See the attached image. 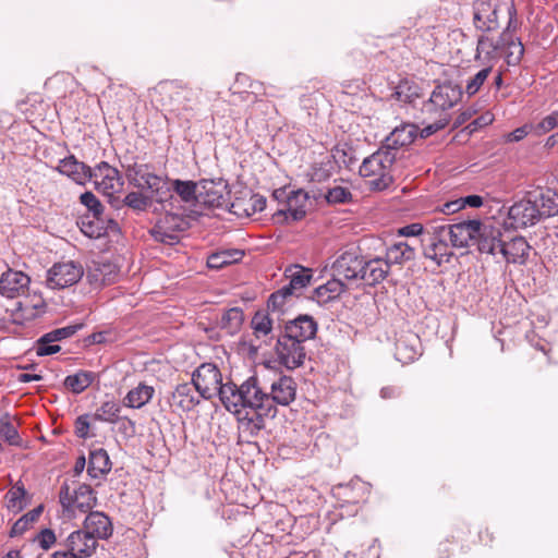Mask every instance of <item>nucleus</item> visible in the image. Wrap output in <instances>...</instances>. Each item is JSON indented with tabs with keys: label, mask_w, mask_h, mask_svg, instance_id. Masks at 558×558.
Returning <instances> with one entry per match:
<instances>
[{
	"label": "nucleus",
	"mask_w": 558,
	"mask_h": 558,
	"mask_svg": "<svg viewBox=\"0 0 558 558\" xmlns=\"http://www.w3.org/2000/svg\"><path fill=\"white\" fill-rule=\"evenodd\" d=\"M222 404L234 414L241 426L252 436L264 427V417L271 416L268 392L258 384L256 377H250L240 386L228 385L222 392Z\"/></svg>",
	"instance_id": "1"
},
{
	"label": "nucleus",
	"mask_w": 558,
	"mask_h": 558,
	"mask_svg": "<svg viewBox=\"0 0 558 558\" xmlns=\"http://www.w3.org/2000/svg\"><path fill=\"white\" fill-rule=\"evenodd\" d=\"M396 161V153L390 149L379 148L365 158L360 166V175L364 178L373 191H384L393 181L392 166Z\"/></svg>",
	"instance_id": "2"
},
{
	"label": "nucleus",
	"mask_w": 558,
	"mask_h": 558,
	"mask_svg": "<svg viewBox=\"0 0 558 558\" xmlns=\"http://www.w3.org/2000/svg\"><path fill=\"white\" fill-rule=\"evenodd\" d=\"M192 383L197 393L209 400L216 396L222 402L223 391L228 385L233 383H223V376L220 368L211 362L201 364L192 374Z\"/></svg>",
	"instance_id": "3"
},
{
	"label": "nucleus",
	"mask_w": 558,
	"mask_h": 558,
	"mask_svg": "<svg viewBox=\"0 0 558 558\" xmlns=\"http://www.w3.org/2000/svg\"><path fill=\"white\" fill-rule=\"evenodd\" d=\"M274 197L282 201L281 207L274 214L277 221H296L305 216L308 196L304 191L298 190L288 193L284 189H279L274 192Z\"/></svg>",
	"instance_id": "4"
},
{
	"label": "nucleus",
	"mask_w": 558,
	"mask_h": 558,
	"mask_svg": "<svg viewBox=\"0 0 558 558\" xmlns=\"http://www.w3.org/2000/svg\"><path fill=\"white\" fill-rule=\"evenodd\" d=\"M186 214L167 211L151 228V236L161 243L173 245L180 240V232L189 227Z\"/></svg>",
	"instance_id": "5"
},
{
	"label": "nucleus",
	"mask_w": 558,
	"mask_h": 558,
	"mask_svg": "<svg viewBox=\"0 0 558 558\" xmlns=\"http://www.w3.org/2000/svg\"><path fill=\"white\" fill-rule=\"evenodd\" d=\"M84 275L80 263L73 260L56 263L47 270L46 284L48 288L65 289L77 283Z\"/></svg>",
	"instance_id": "6"
},
{
	"label": "nucleus",
	"mask_w": 558,
	"mask_h": 558,
	"mask_svg": "<svg viewBox=\"0 0 558 558\" xmlns=\"http://www.w3.org/2000/svg\"><path fill=\"white\" fill-rule=\"evenodd\" d=\"M59 497L63 508L73 514L76 511L82 513L89 511L97 501L93 489L86 484H80L73 492H70L69 486L64 485L61 487Z\"/></svg>",
	"instance_id": "7"
},
{
	"label": "nucleus",
	"mask_w": 558,
	"mask_h": 558,
	"mask_svg": "<svg viewBox=\"0 0 558 558\" xmlns=\"http://www.w3.org/2000/svg\"><path fill=\"white\" fill-rule=\"evenodd\" d=\"M90 180L96 190L109 197L119 193L123 187L120 172L106 161L97 165L94 170L90 169Z\"/></svg>",
	"instance_id": "8"
},
{
	"label": "nucleus",
	"mask_w": 558,
	"mask_h": 558,
	"mask_svg": "<svg viewBox=\"0 0 558 558\" xmlns=\"http://www.w3.org/2000/svg\"><path fill=\"white\" fill-rule=\"evenodd\" d=\"M537 208L534 193H527L524 198L514 203L508 210V219L511 227L525 228L537 223L541 220Z\"/></svg>",
	"instance_id": "9"
},
{
	"label": "nucleus",
	"mask_w": 558,
	"mask_h": 558,
	"mask_svg": "<svg viewBox=\"0 0 558 558\" xmlns=\"http://www.w3.org/2000/svg\"><path fill=\"white\" fill-rule=\"evenodd\" d=\"M504 242L502 231L499 227L481 222L476 236V246L481 255L490 256L495 262H498Z\"/></svg>",
	"instance_id": "10"
},
{
	"label": "nucleus",
	"mask_w": 558,
	"mask_h": 558,
	"mask_svg": "<svg viewBox=\"0 0 558 558\" xmlns=\"http://www.w3.org/2000/svg\"><path fill=\"white\" fill-rule=\"evenodd\" d=\"M276 350L280 363L289 369L301 366L306 357L303 342L284 333L278 339Z\"/></svg>",
	"instance_id": "11"
},
{
	"label": "nucleus",
	"mask_w": 558,
	"mask_h": 558,
	"mask_svg": "<svg viewBox=\"0 0 558 558\" xmlns=\"http://www.w3.org/2000/svg\"><path fill=\"white\" fill-rule=\"evenodd\" d=\"M296 383L290 376H280L270 385L268 399L270 401L271 417L276 414V405L287 407L294 401Z\"/></svg>",
	"instance_id": "12"
},
{
	"label": "nucleus",
	"mask_w": 558,
	"mask_h": 558,
	"mask_svg": "<svg viewBox=\"0 0 558 558\" xmlns=\"http://www.w3.org/2000/svg\"><path fill=\"white\" fill-rule=\"evenodd\" d=\"M445 231L446 226L435 227L428 243L424 247V256L433 260L437 266L449 263L452 257V252L446 242Z\"/></svg>",
	"instance_id": "13"
},
{
	"label": "nucleus",
	"mask_w": 558,
	"mask_h": 558,
	"mask_svg": "<svg viewBox=\"0 0 558 558\" xmlns=\"http://www.w3.org/2000/svg\"><path fill=\"white\" fill-rule=\"evenodd\" d=\"M227 184L219 181H202L198 184L197 208L222 207L228 205Z\"/></svg>",
	"instance_id": "14"
},
{
	"label": "nucleus",
	"mask_w": 558,
	"mask_h": 558,
	"mask_svg": "<svg viewBox=\"0 0 558 558\" xmlns=\"http://www.w3.org/2000/svg\"><path fill=\"white\" fill-rule=\"evenodd\" d=\"M480 227V220H466L451 226H446L445 234L449 238L453 247L463 248L469 246L471 241L476 242Z\"/></svg>",
	"instance_id": "15"
},
{
	"label": "nucleus",
	"mask_w": 558,
	"mask_h": 558,
	"mask_svg": "<svg viewBox=\"0 0 558 558\" xmlns=\"http://www.w3.org/2000/svg\"><path fill=\"white\" fill-rule=\"evenodd\" d=\"M362 262L356 252H343L332 263V275L339 279L343 278L347 281H355L360 279Z\"/></svg>",
	"instance_id": "16"
},
{
	"label": "nucleus",
	"mask_w": 558,
	"mask_h": 558,
	"mask_svg": "<svg viewBox=\"0 0 558 558\" xmlns=\"http://www.w3.org/2000/svg\"><path fill=\"white\" fill-rule=\"evenodd\" d=\"M60 546H64L80 558H89L96 553L98 542L81 529L70 533Z\"/></svg>",
	"instance_id": "17"
},
{
	"label": "nucleus",
	"mask_w": 558,
	"mask_h": 558,
	"mask_svg": "<svg viewBox=\"0 0 558 558\" xmlns=\"http://www.w3.org/2000/svg\"><path fill=\"white\" fill-rule=\"evenodd\" d=\"M130 180L135 187L149 191L151 198L155 197L157 202L162 201V196L159 194L166 185V182L161 177L150 172L146 166L136 168Z\"/></svg>",
	"instance_id": "18"
},
{
	"label": "nucleus",
	"mask_w": 558,
	"mask_h": 558,
	"mask_svg": "<svg viewBox=\"0 0 558 558\" xmlns=\"http://www.w3.org/2000/svg\"><path fill=\"white\" fill-rule=\"evenodd\" d=\"M31 280L22 271L9 269L0 277V293L9 299L16 298L25 292Z\"/></svg>",
	"instance_id": "19"
},
{
	"label": "nucleus",
	"mask_w": 558,
	"mask_h": 558,
	"mask_svg": "<svg viewBox=\"0 0 558 558\" xmlns=\"http://www.w3.org/2000/svg\"><path fill=\"white\" fill-rule=\"evenodd\" d=\"M171 186L180 199L189 206L184 208L186 217L195 218L202 215V210L197 208L198 184L192 181L173 180Z\"/></svg>",
	"instance_id": "20"
},
{
	"label": "nucleus",
	"mask_w": 558,
	"mask_h": 558,
	"mask_svg": "<svg viewBox=\"0 0 558 558\" xmlns=\"http://www.w3.org/2000/svg\"><path fill=\"white\" fill-rule=\"evenodd\" d=\"M530 248L529 243L522 236H515L510 241H505L502 252L497 263L505 262L508 264L522 265L529 258Z\"/></svg>",
	"instance_id": "21"
},
{
	"label": "nucleus",
	"mask_w": 558,
	"mask_h": 558,
	"mask_svg": "<svg viewBox=\"0 0 558 558\" xmlns=\"http://www.w3.org/2000/svg\"><path fill=\"white\" fill-rule=\"evenodd\" d=\"M317 331V324L313 317L308 315H300L295 319L289 322L284 328V335L305 342L312 339Z\"/></svg>",
	"instance_id": "22"
},
{
	"label": "nucleus",
	"mask_w": 558,
	"mask_h": 558,
	"mask_svg": "<svg viewBox=\"0 0 558 558\" xmlns=\"http://www.w3.org/2000/svg\"><path fill=\"white\" fill-rule=\"evenodd\" d=\"M83 530L98 542V539L108 538L112 534V524L105 513L94 511L86 517Z\"/></svg>",
	"instance_id": "23"
},
{
	"label": "nucleus",
	"mask_w": 558,
	"mask_h": 558,
	"mask_svg": "<svg viewBox=\"0 0 558 558\" xmlns=\"http://www.w3.org/2000/svg\"><path fill=\"white\" fill-rule=\"evenodd\" d=\"M199 397L193 384H180L172 392L171 405L183 412H189L199 403Z\"/></svg>",
	"instance_id": "24"
},
{
	"label": "nucleus",
	"mask_w": 558,
	"mask_h": 558,
	"mask_svg": "<svg viewBox=\"0 0 558 558\" xmlns=\"http://www.w3.org/2000/svg\"><path fill=\"white\" fill-rule=\"evenodd\" d=\"M58 171L72 179L77 184H85L90 180V168L78 161L74 156L60 160Z\"/></svg>",
	"instance_id": "25"
},
{
	"label": "nucleus",
	"mask_w": 558,
	"mask_h": 558,
	"mask_svg": "<svg viewBox=\"0 0 558 558\" xmlns=\"http://www.w3.org/2000/svg\"><path fill=\"white\" fill-rule=\"evenodd\" d=\"M461 90L451 84L437 86L430 95V105L435 108L446 111L452 108L460 99Z\"/></svg>",
	"instance_id": "26"
},
{
	"label": "nucleus",
	"mask_w": 558,
	"mask_h": 558,
	"mask_svg": "<svg viewBox=\"0 0 558 558\" xmlns=\"http://www.w3.org/2000/svg\"><path fill=\"white\" fill-rule=\"evenodd\" d=\"M417 128L414 124H402L392 130L386 137L384 149H390L396 153L399 147L408 146L415 140Z\"/></svg>",
	"instance_id": "27"
},
{
	"label": "nucleus",
	"mask_w": 558,
	"mask_h": 558,
	"mask_svg": "<svg viewBox=\"0 0 558 558\" xmlns=\"http://www.w3.org/2000/svg\"><path fill=\"white\" fill-rule=\"evenodd\" d=\"M500 51V38L498 40H494L488 36H482L477 43L475 59L481 61L485 66H493V62L499 58Z\"/></svg>",
	"instance_id": "28"
},
{
	"label": "nucleus",
	"mask_w": 558,
	"mask_h": 558,
	"mask_svg": "<svg viewBox=\"0 0 558 558\" xmlns=\"http://www.w3.org/2000/svg\"><path fill=\"white\" fill-rule=\"evenodd\" d=\"M389 266L381 258H374L366 263L362 262L360 279L367 284H376L383 281L388 275Z\"/></svg>",
	"instance_id": "29"
},
{
	"label": "nucleus",
	"mask_w": 558,
	"mask_h": 558,
	"mask_svg": "<svg viewBox=\"0 0 558 558\" xmlns=\"http://www.w3.org/2000/svg\"><path fill=\"white\" fill-rule=\"evenodd\" d=\"M348 288L341 279L333 277L314 290L313 299L325 304L339 298Z\"/></svg>",
	"instance_id": "30"
},
{
	"label": "nucleus",
	"mask_w": 558,
	"mask_h": 558,
	"mask_svg": "<svg viewBox=\"0 0 558 558\" xmlns=\"http://www.w3.org/2000/svg\"><path fill=\"white\" fill-rule=\"evenodd\" d=\"M500 43L507 63L509 65L518 64L524 53V47L520 39H513L508 32H505L500 37Z\"/></svg>",
	"instance_id": "31"
},
{
	"label": "nucleus",
	"mask_w": 558,
	"mask_h": 558,
	"mask_svg": "<svg viewBox=\"0 0 558 558\" xmlns=\"http://www.w3.org/2000/svg\"><path fill=\"white\" fill-rule=\"evenodd\" d=\"M154 392V387L140 384L128 392L123 401L124 405L131 409H141L151 400Z\"/></svg>",
	"instance_id": "32"
},
{
	"label": "nucleus",
	"mask_w": 558,
	"mask_h": 558,
	"mask_svg": "<svg viewBox=\"0 0 558 558\" xmlns=\"http://www.w3.org/2000/svg\"><path fill=\"white\" fill-rule=\"evenodd\" d=\"M111 469L109 456L105 449H96L90 452L87 472L93 478L107 474Z\"/></svg>",
	"instance_id": "33"
},
{
	"label": "nucleus",
	"mask_w": 558,
	"mask_h": 558,
	"mask_svg": "<svg viewBox=\"0 0 558 558\" xmlns=\"http://www.w3.org/2000/svg\"><path fill=\"white\" fill-rule=\"evenodd\" d=\"M415 251L405 242H398L387 248L386 259L387 265H402L414 258Z\"/></svg>",
	"instance_id": "34"
},
{
	"label": "nucleus",
	"mask_w": 558,
	"mask_h": 558,
	"mask_svg": "<svg viewBox=\"0 0 558 558\" xmlns=\"http://www.w3.org/2000/svg\"><path fill=\"white\" fill-rule=\"evenodd\" d=\"M244 256V252L241 250H223L213 253L207 258V265L209 268L219 269L227 265L240 262Z\"/></svg>",
	"instance_id": "35"
},
{
	"label": "nucleus",
	"mask_w": 558,
	"mask_h": 558,
	"mask_svg": "<svg viewBox=\"0 0 558 558\" xmlns=\"http://www.w3.org/2000/svg\"><path fill=\"white\" fill-rule=\"evenodd\" d=\"M496 12L490 4L481 2L476 4L474 12V21L477 28L482 31H492L497 27Z\"/></svg>",
	"instance_id": "36"
},
{
	"label": "nucleus",
	"mask_w": 558,
	"mask_h": 558,
	"mask_svg": "<svg viewBox=\"0 0 558 558\" xmlns=\"http://www.w3.org/2000/svg\"><path fill=\"white\" fill-rule=\"evenodd\" d=\"M286 275L290 279V283L289 286H286V288H291L292 294L294 291L302 290L307 287L312 279L311 270L300 265L289 267L286 270Z\"/></svg>",
	"instance_id": "37"
},
{
	"label": "nucleus",
	"mask_w": 558,
	"mask_h": 558,
	"mask_svg": "<svg viewBox=\"0 0 558 558\" xmlns=\"http://www.w3.org/2000/svg\"><path fill=\"white\" fill-rule=\"evenodd\" d=\"M535 201L537 202V209L539 211V219L553 217L558 214V202L556 194L550 191L547 192H533Z\"/></svg>",
	"instance_id": "38"
},
{
	"label": "nucleus",
	"mask_w": 558,
	"mask_h": 558,
	"mask_svg": "<svg viewBox=\"0 0 558 558\" xmlns=\"http://www.w3.org/2000/svg\"><path fill=\"white\" fill-rule=\"evenodd\" d=\"M95 379L93 372H77L73 375H69L64 379V386L73 393H81L87 389Z\"/></svg>",
	"instance_id": "39"
},
{
	"label": "nucleus",
	"mask_w": 558,
	"mask_h": 558,
	"mask_svg": "<svg viewBox=\"0 0 558 558\" xmlns=\"http://www.w3.org/2000/svg\"><path fill=\"white\" fill-rule=\"evenodd\" d=\"M244 315L239 307H232L226 311L220 318V328L226 330L227 333L233 335L240 330Z\"/></svg>",
	"instance_id": "40"
},
{
	"label": "nucleus",
	"mask_w": 558,
	"mask_h": 558,
	"mask_svg": "<svg viewBox=\"0 0 558 558\" xmlns=\"http://www.w3.org/2000/svg\"><path fill=\"white\" fill-rule=\"evenodd\" d=\"M81 231L90 239H99L105 234L100 215H86L80 221Z\"/></svg>",
	"instance_id": "41"
},
{
	"label": "nucleus",
	"mask_w": 558,
	"mask_h": 558,
	"mask_svg": "<svg viewBox=\"0 0 558 558\" xmlns=\"http://www.w3.org/2000/svg\"><path fill=\"white\" fill-rule=\"evenodd\" d=\"M43 509V506H38L15 521L10 531V536L15 537L24 534L37 521Z\"/></svg>",
	"instance_id": "42"
},
{
	"label": "nucleus",
	"mask_w": 558,
	"mask_h": 558,
	"mask_svg": "<svg viewBox=\"0 0 558 558\" xmlns=\"http://www.w3.org/2000/svg\"><path fill=\"white\" fill-rule=\"evenodd\" d=\"M5 501L9 510L22 511L26 506V490L23 486L12 487L5 495Z\"/></svg>",
	"instance_id": "43"
},
{
	"label": "nucleus",
	"mask_w": 558,
	"mask_h": 558,
	"mask_svg": "<svg viewBox=\"0 0 558 558\" xmlns=\"http://www.w3.org/2000/svg\"><path fill=\"white\" fill-rule=\"evenodd\" d=\"M393 96L401 102H412L420 96V88L414 83L403 81L396 87Z\"/></svg>",
	"instance_id": "44"
},
{
	"label": "nucleus",
	"mask_w": 558,
	"mask_h": 558,
	"mask_svg": "<svg viewBox=\"0 0 558 558\" xmlns=\"http://www.w3.org/2000/svg\"><path fill=\"white\" fill-rule=\"evenodd\" d=\"M396 359L403 364L410 363L416 359L418 351L412 343L407 340H399L396 344Z\"/></svg>",
	"instance_id": "45"
},
{
	"label": "nucleus",
	"mask_w": 558,
	"mask_h": 558,
	"mask_svg": "<svg viewBox=\"0 0 558 558\" xmlns=\"http://www.w3.org/2000/svg\"><path fill=\"white\" fill-rule=\"evenodd\" d=\"M113 275H116L114 266L108 263L98 265L95 269L90 270L88 277L96 283L107 284L113 280Z\"/></svg>",
	"instance_id": "46"
},
{
	"label": "nucleus",
	"mask_w": 558,
	"mask_h": 558,
	"mask_svg": "<svg viewBox=\"0 0 558 558\" xmlns=\"http://www.w3.org/2000/svg\"><path fill=\"white\" fill-rule=\"evenodd\" d=\"M119 413L120 405L114 401H107L97 410L96 417L108 423H114L119 417Z\"/></svg>",
	"instance_id": "47"
},
{
	"label": "nucleus",
	"mask_w": 558,
	"mask_h": 558,
	"mask_svg": "<svg viewBox=\"0 0 558 558\" xmlns=\"http://www.w3.org/2000/svg\"><path fill=\"white\" fill-rule=\"evenodd\" d=\"M490 72L492 65H486L481 71H478L471 80L468 81L465 85V93L469 96L475 95L480 90V88L482 87Z\"/></svg>",
	"instance_id": "48"
},
{
	"label": "nucleus",
	"mask_w": 558,
	"mask_h": 558,
	"mask_svg": "<svg viewBox=\"0 0 558 558\" xmlns=\"http://www.w3.org/2000/svg\"><path fill=\"white\" fill-rule=\"evenodd\" d=\"M251 324L257 337L267 336L271 331V319L264 312H257Z\"/></svg>",
	"instance_id": "49"
},
{
	"label": "nucleus",
	"mask_w": 558,
	"mask_h": 558,
	"mask_svg": "<svg viewBox=\"0 0 558 558\" xmlns=\"http://www.w3.org/2000/svg\"><path fill=\"white\" fill-rule=\"evenodd\" d=\"M352 194L349 187L335 185L327 191L326 199L329 204H342L351 199Z\"/></svg>",
	"instance_id": "50"
},
{
	"label": "nucleus",
	"mask_w": 558,
	"mask_h": 558,
	"mask_svg": "<svg viewBox=\"0 0 558 558\" xmlns=\"http://www.w3.org/2000/svg\"><path fill=\"white\" fill-rule=\"evenodd\" d=\"M151 203V197L138 192H131L124 198V204L135 210H145Z\"/></svg>",
	"instance_id": "51"
},
{
	"label": "nucleus",
	"mask_w": 558,
	"mask_h": 558,
	"mask_svg": "<svg viewBox=\"0 0 558 558\" xmlns=\"http://www.w3.org/2000/svg\"><path fill=\"white\" fill-rule=\"evenodd\" d=\"M291 295V288H281L280 290L270 295L268 300V307L272 310H281L286 304L287 298Z\"/></svg>",
	"instance_id": "52"
},
{
	"label": "nucleus",
	"mask_w": 558,
	"mask_h": 558,
	"mask_svg": "<svg viewBox=\"0 0 558 558\" xmlns=\"http://www.w3.org/2000/svg\"><path fill=\"white\" fill-rule=\"evenodd\" d=\"M558 126V111L545 117L537 125L533 126L535 134L542 135Z\"/></svg>",
	"instance_id": "53"
},
{
	"label": "nucleus",
	"mask_w": 558,
	"mask_h": 558,
	"mask_svg": "<svg viewBox=\"0 0 558 558\" xmlns=\"http://www.w3.org/2000/svg\"><path fill=\"white\" fill-rule=\"evenodd\" d=\"M81 203L89 210V215H101L102 205L92 192H85L80 197Z\"/></svg>",
	"instance_id": "54"
},
{
	"label": "nucleus",
	"mask_w": 558,
	"mask_h": 558,
	"mask_svg": "<svg viewBox=\"0 0 558 558\" xmlns=\"http://www.w3.org/2000/svg\"><path fill=\"white\" fill-rule=\"evenodd\" d=\"M78 329V326H66L62 328L54 329L50 332L44 335V339L48 341H59L65 338L73 336Z\"/></svg>",
	"instance_id": "55"
},
{
	"label": "nucleus",
	"mask_w": 558,
	"mask_h": 558,
	"mask_svg": "<svg viewBox=\"0 0 558 558\" xmlns=\"http://www.w3.org/2000/svg\"><path fill=\"white\" fill-rule=\"evenodd\" d=\"M0 435L9 441L10 445L19 444V434L12 423L7 420L0 421Z\"/></svg>",
	"instance_id": "56"
},
{
	"label": "nucleus",
	"mask_w": 558,
	"mask_h": 558,
	"mask_svg": "<svg viewBox=\"0 0 558 558\" xmlns=\"http://www.w3.org/2000/svg\"><path fill=\"white\" fill-rule=\"evenodd\" d=\"M266 207V199L260 195H252L247 204L243 207L246 216H251L257 211H263Z\"/></svg>",
	"instance_id": "57"
},
{
	"label": "nucleus",
	"mask_w": 558,
	"mask_h": 558,
	"mask_svg": "<svg viewBox=\"0 0 558 558\" xmlns=\"http://www.w3.org/2000/svg\"><path fill=\"white\" fill-rule=\"evenodd\" d=\"M34 541L43 548L49 549L56 543L57 538L52 530L45 529L36 535Z\"/></svg>",
	"instance_id": "58"
},
{
	"label": "nucleus",
	"mask_w": 558,
	"mask_h": 558,
	"mask_svg": "<svg viewBox=\"0 0 558 558\" xmlns=\"http://www.w3.org/2000/svg\"><path fill=\"white\" fill-rule=\"evenodd\" d=\"M53 341L44 339V336L38 340L36 345V353L39 356L54 354L60 351V345L52 344Z\"/></svg>",
	"instance_id": "59"
},
{
	"label": "nucleus",
	"mask_w": 558,
	"mask_h": 558,
	"mask_svg": "<svg viewBox=\"0 0 558 558\" xmlns=\"http://www.w3.org/2000/svg\"><path fill=\"white\" fill-rule=\"evenodd\" d=\"M448 122H449V117L447 113H445L440 117V119L438 120L437 123L429 124V125L425 126L421 132V136L426 137V136L434 134L436 131L445 128L448 124Z\"/></svg>",
	"instance_id": "60"
},
{
	"label": "nucleus",
	"mask_w": 558,
	"mask_h": 558,
	"mask_svg": "<svg viewBox=\"0 0 558 558\" xmlns=\"http://www.w3.org/2000/svg\"><path fill=\"white\" fill-rule=\"evenodd\" d=\"M75 433L80 438L89 436V422L87 416H78L75 422Z\"/></svg>",
	"instance_id": "61"
},
{
	"label": "nucleus",
	"mask_w": 558,
	"mask_h": 558,
	"mask_svg": "<svg viewBox=\"0 0 558 558\" xmlns=\"http://www.w3.org/2000/svg\"><path fill=\"white\" fill-rule=\"evenodd\" d=\"M423 232V226L421 223H411L399 229V234L403 236H416Z\"/></svg>",
	"instance_id": "62"
},
{
	"label": "nucleus",
	"mask_w": 558,
	"mask_h": 558,
	"mask_svg": "<svg viewBox=\"0 0 558 558\" xmlns=\"http://www.w3.org/2000/svg\"><path fill=\"white\" fill-rule=\"evenodd\" d=\"M531 130H533L532 125H523L521 128H518L508 135V141L509 142H519V141L523 140L529 134V132Z\"/></svg>",
	"instance_id": "63"
},
{
	"label": "nucleus",
	"mask_w": 558,
	"mask_h": 558,
	"mask_svg": "<svg viewBox=\"0 0 558 558\" xmlns=\"http://www.w3.org/2000/svg\"><path fill=\"white\" fill-rule=\"evenodd\" d=\"M462 208H463V202L461 198H459V199H456L452 202H447L446 204H444L441 211L446 215H450V214H454V213L459 211Z\"/></svg>",
	"instance_id": "64"
}]
</instances>
